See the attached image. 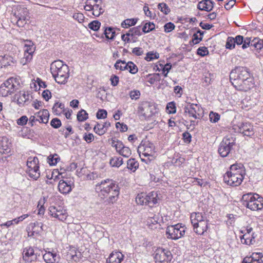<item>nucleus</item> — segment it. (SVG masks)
I'll return each mask as SVG.
<instances>
[{"label":"nucleus","mask_w":263,"mask_h":263,"mask_svg":"<svg viewBox=\"0 0 263 263\" xmlns=\"http://www.w3.org/2000/svg\"><path fill=\"white\" fill-rule=\"evenodd\" d=\"M95 189L99 193L101 198L104 199L106 204L115 202L120 193L118 184L112 179H106L102 180L96 185Z\"/></svg>","instance_id":"obj_1"},{"label":"nucleus","mask_w":263,"mask_h":263,"mask_svg":"<svg viewBox=\"0 0 263 263\" xmlns=\"http://www.w3.org/2000/svg\"><path fill=\"white\" fill-rule=\"evenodd\" d=\"M50 70L57 83L65 84L69 77V67L61 60H56L51 64Z\"/></svg>","instance_id":"obj_2"},{"label":"nucleus","mask_w":263,"mask_h":263,"mask_svg":"<svg viewBox=\"0 0 263 263\" xmlns=\"http://www.w3.org/2000/svg\"><path fill=\"white\" fill-rule=\"evenodd\" d=\"M242 204L252 211H258L263 208V198L257 194L249 193L241 198Z\"/></svg>","instance_id":"obj_3"},{"label":"nucleus","mask_w":263,"mask_h":263,"mask_svg":"<svg viewBox=\"0 0 263 263\" xmlns=\"http://www.w3.org/2000/svg\"><path fill=\"white\" fill-rule=\"evenodd\" d=\"M250 74L249 69L245 67H236L235 69L232 70L230 74V80L233 85L236 88L246 78H249Z\"/></svg>","instance_id":"obj_4"},{"label":"nucleus","mask_w":263,"mask_h":263,"mask_svg":"<svg viewBox=\"0 0 263 263\" xmlns=\"http://www.w3.org/2000/svg\"><path fill=\"white\" fill-rule=\"evenodd\" d=\"M186 230V227L182 223L168 226L166 230V237L172 240H178L184 236Z\"/></svg>","instance_id":"obj_5"},{"label":"nucleus","mask_w":263,"mask_h":263,"mask_svg":"<svg viewBox=\"0 0 263 263\" xmlns=\"http://www.w3.org/2000/svg\"><path fill=\"white\" fill-rule=\"evenodd\" d=\"M235 138L229 136L224 137L220 142L218 152L222 157H226L231 154L234 149L233 146L236 144Z\"/></svg>","instance_id":"obj_6"},{"label":"nucleus","mask_w":263,"mask_h":263,"mask_svg":"<svg viewBox=\"0 0 263 263\" xmlns=\"http://www.w3.org/2000/svg\"><path fill=\"white\" fill-rule=\"evenodd\" d=\"M157 194L155 192H152L148 195L144 193L138 194L136 198L137 204L140 205H147L149 207H153L158 203L157 199Z\"/></svg>","instance_id":"obj_7"},{"label":"nucleus","mask_w":263,"mask_h":263,"mask_svg":"<svg viewBox=\"0 0 263 263\" xmlns=\"http://www.w3.org/2000/svg\"><path fill=\"white\" fill-rule=\"evenodd\" d=\"M39 163V161L36 157H29L27 161L26 173L30 177L34 180H37L40 176Z\"/></svg>","instance_id":"obj_8"},{"label":"nucleus","mask_w":263,"mask_h":263,"mask_svg":"<svg viewBox=\"0 0 263 263\" xmlns=\"http://www.w3.org/2000/svg\"><path fill=\"white\" fill-rule=\"evenodd\" d=\"M27 9L24 6H18L13 12V16L16 20V24L19 27H23L27 23L30 17Z\"/></svg>","instance_id":"obj_9"},{"label":"nucleus","mask_w":263,"mask_h":263,"mask_svg":"<svg viewBox=\"0 0 263 263\" xmlns=\"http://www.w3.org/2000/svg\"><path fill=\"white\" fill-rule=\"evenodd\" d=\"M154 255L158 263H169L173 258L172 254L168 249L161 247L155 250Z\"/></svg>","instance_id":"obj_10"},{"label":"nucleus","mask_w":263,"mask_h":263,"mask_svg":"<svg viewBox=\"0 0 263 263\" xmlns=\"http://www.w3.org/2000/svg\"><path fill=\"white\" fill-rule=\"evenodd\" d=\"M138 111L145 119L149 118L157 112L155 104L148 101L141 102L138 107Z\"/></svg>","instance_id":"obj_11"},{"label":"nucleus","mask_w":263,"mask_h":263,"mask_svg":"<svg viewBox=\"0 0 263 263\" xmlns=\"http://www.w3.org/2000/svg\"><path fill=\"white\" fill-rule=\"evenodd\" d=\"M155 147L153 143L147 139L142 140L138 147V152L142 151V155L145 157H153L155 153Z\"/></svg>","instance_id":"obj_12"},{"label":"nucleus","mask_w":263,"mask_h":263,"mask_svg":"<svg viewBox=\"0 0 263 263\" xmlns=\"http://www.w3.org/2000/svg\"><path fill=\"white\" fill-rule=\"evenodd\" d=\"M243 179V174H232V172H227L223 176V180L228 185L233 186L239 185Z\"/></svg>","instance_id":"obj_13"},{"label":"nucleus","mask_w":263,"mask_h":263,"mask_svg":"<svg viewBox=\"0 0 263 263\" xmlns=\"http://www.w3.org/2000/svg\"><path fill=\"white\" fill-rule=\"evenodd\" d=\"M23 259L28 262L36 260L41 257V251L37 248L31 247H26L23 252Z\"/></svg>","instance_id":"obj_14"},{"label":"nucleus","mask_w":263,"mask_h":263,"mask_svg":"<svg viewBox=\"0 0 263 263\" xmlns=\"http://www.w3.org/2000/svg\"><path fill=\"white\" fill-rule=\"evenodd\" d=\"M234 129L248 137H251L254 134L253 125L249 122L239 123L235 126Z\"/></svg>","instance_id":"obj_15"},{"label":"nucleus","mask_w":263,"mask_h":263,"mask_svg":"<svg viewBox=\"0 0 263 263\" xmlns=\"http://www.w3.org/2000/svg\"><path fill=\"white\" fill-rule=\"evenodd\" d=\"M49 211L51 216L58 219L61 221H64L68 216L66 210L60 207H59L58 209L55 206H50L49 209Z\"/></svg>","instance_id":"obj_16"},{"label":"nucleus","mask_w":263,"mask_h":263,"mask_svg":"<svg viewBox=\"0 0 263 263\" xmlns=\"http://www.w3.org/2000/svg\"><path fill=\"white\" fill-rule=\"evenodd\" d=\"M184 114L189 117H192L195 119L199 118L197 115L199 116L198 112L200 111L199 106L197 104L189 103V104L184 107Z\"/></svg>","instance_id":"obj_17"},{"label":"nucleus","mask_w":263,"mask_h":263,"mask_svg":"<svg viewBox=\"0 0 263 263\" xmlns=\"http://www.w3.org/2000/svg\"><path fill=\"white\" fill-rule=\"evenodd\" d=\"M16 82V79L10 78L1 85V88L5 87L3 89L6 91V95H11L16 89V86L14 84Z\"/></svg>","instance_id":"obj_18"},{"label":"nucleus","mask_w":263,"mask_h":263,"mask_svg":"<svg viewBox=\"0 0 263 263\" xmlns=\"http://www.w3.org/2000/svg\"><path fill=\"white\" fill-rule=\"evenodd\" d=\"M254 85V82L253 79L250 74L249 78H246L245 80H243L239 85L237 86L235 88L238 90L247 91L251 88L253 87Z\"/></svg>","instance_id":"obj_19"},{"label":"nucleus","mask_w":263,"mask_h":263,"mask_svg":"<svg viewBox=\"0 0 263 263\" xmlns=\"http://www.w3.org/2000/svg\"><path fill=\"white\" fill-rule=\"evenodd\" d=\"M242 263H263V254L262 253H253L251 256H246Z\"/></svg>","instance_id":"obj_20"},{"label":"nucleus","mask_w":263,"mask_h":263,"mask_svg":"<svg viewBox=\"0 0 263 263\" xmlns=\"http://www.w3.org/2000/svg\"><path fill=\"white\" fill-rule=\"evenodd\" d=\"M11 143L6 137L0 138V153L8 154L11 151Z\"/></svg>","instance_id":"obj_21"},{"label":"nucleus","mask_w":263,"mask_h":263,"mask_svg":"<svg viewBox=\"0 0 263 263\" xmlns=\"http://www.w3.org/2000/svg\"><path fill=\"white\" fill-rule=\"evenodd\" d=\"M214 4L212 0H203L198 3L197 8L201 11L210 12L213 9Z\"/></svg>","instance_id":"obj_22"},{"label":"nucleus","mask_w":263,"mask_h":263,"mask_svg":"<svg viewBox=\"0 0 263 263\" xmlns=\"http://www.w3.org/2000/svg\"><path fill=\"white\" fill-rule=\"evenodd\" d=\"M194 231L198 235H203L208 229V223L206 219L193 226Z\"/></svg>","instance_id":"obj_23"},{"label":"nucleus","mask_w":263,"mask_h":263,"mask_svg":"<svg viewBox=\"0 0 263 263\" xmlns=\"http://www.w3.org/2000/svg\"><path fill=\"white\" fill-rule=\"evenodd\" d=\"M110 126L109 122L106 121L103 123H97L93 128L94 132L100 136L104 135Z\"/></svg>","instance_id":"obj_24"},{"label":"nucleus","mask_w":263,"mask_h":263,"mask_svg":"<svg viewBox=\"0 0 263 263\" xmlns=\"http://www.w3.org/2000/svg\"><path fill=\"white\" fill-rule=\"evenodd\" d=\"M43 256V258L47 263L59 262L60 260L59 255L52 252H46Z\"/></svg>","instance_id":"obj_25"},{"label":"nucleus","mask_w":263,"mask_h":263,"mask_svg":"<svg viewBox=\"0 0 263 263\" xmlns=\"http://www.w3.org/2000/svg\"><path fill=\"white\" fill-rule=\"evenodd\" d=\"M123 255L119 252L111 253L107 259V263H120L123 259Z\"/></svg>","instance_id":"obj_26"},{"label":"nucleus","mask_w":263,"mask_h":263,"mask_svg":"<svg viewBox=\"0 0 263 263\" xmlns=\"http://www.w3.org/2000/svg\"><path fill=\"white\" fill-rule=\"evenodd\" d=\"M58 188L59 191L62 194H68L71 191L70 184L63 180L59 181Z\"/></svg>","instance_id":"obj_27"},{"label":"nucleus","mask_w":263,"mask_h":263,"mask_svg":"<svg viewBox=\"0 0 263 263\" xmlns=\"http://www.w3.org/2000/svg\"><path fill=\"white\" fill-rule=\"evenodd\" d=\"M190 219L192 224L193 226L195 224H197L198 223L205 220L206 218L201 213L194 212L191 214Z\"/></svg>","instance_id":"obj_28"},{"label":"nucleus","mask_w":263,"mask_h":263,"mask_svg":"<svg viewBox=\"0 0 263 263\" xmlns=\"http://www.w3.org/2000/svg\"><path fill=\"white\" fill-rule=\"evenodd\" d=\"M244 167L241 163H236L231 165L230 171L228 172H232V174H241L244 173Z\"/></svg>","instance_id":"obj_29"},{"label":"nucleus","mask_w":263,"mask_h":263,"mask_svg":"<svg viewBox=\"0 0 263 263\" xmlns=\"http://www.w3.org/2000/svg\"><path fill=\"white\" fill-rule=\"evenodd\" d=\"M139 167V163L134 158H130L127 161V167L133 171L135 172Z\"/></svg>","instance_id":"obj_30"},{"label":"nucleus","mask_w":263,"mask_h":263,"mask_svg":"<svg viewBox=\"0 0 263 263\" xmlns=\"http://www.w3.org/2000/svg\"><path fill=\"white\" fill-rule=\"evenodd\" d=\"M40 123H47L48 122L49 113L47 109H43L42 111L39 112Z\"/></svg>","instance_id":"obj_31"},{"label":"nucleus","mask_w":263,"mask_h":263,"mask_svg":"<svg viewBox=\"0 0 263 263\" xmlns=\"http://www.w3.org/2000/svg\"><path fill=\"white\" fill-rule=\"evenodd\" d=\"M138 20V18H127L122 22L121 26L122 28H127L134 26L136 24Z\"/></svg>","instance_id":"obj_32"},{"label":"nucleus","mask_w":263,"mask_h":263,"mask_svg":"<svg viewBox=\"0 0 263 263\" xmlns=\"http://www.w3.org/2000/svg\"><path fill=\"white\" fill-rule=\"evenodd\" d=\"M241 242L247 245L253 244L255 242V237L252 236L251 238H250L248 234H245L242 236L240 237Z\"/></svg>","instance_id":"obj_33"},{"label":"nucleus","mask_w":263,"mask_h":263,"mask_svg":"<svg viewBox=\"0 0 263 263\" xmlns=\"http://www.w3.org/2000/svg\"><path fill=\"white\" fill-rule=\"evenodd\" d=\"M123 159L120 157H114L110 159L109 163L113 167H119L123 164Z\"/></svg>","instance_id":"obj_34"},{"label":"nucleus","mask_w":263,"mask_h":263,"mask_svg":"<svg viewBox=\"0 0 263 263\" xmlns=\"http://www.w3.org/2000/svg\"><path fill=\"white\" fill-rule=\"evenodd\" d=\"M251 46L254 47L256 50H260L263 48V40L258 37L254 38L252 41Z\"/></svg>","instance_id":"obj_35"},{"label":"nucleus","mask_w":263,"mask_h":263,"mask_svg":"<svg viewBox=\"0 0 263 263\" xmlns=\"http://www.w3.org/2000/svg\"><path fill=\"white\" fill-rule=\"evenodd\" d=\"M155 28V25L154 23L148 22L146 23L142 28V32L144 33H148Z\"/></svg>","instance_id":"obj_36"},{"label":"nucleus","mask_w":263,"mask_h":263,"mask_svg":"<svg viewBox=\"0 0 263 263\" xmlns=\"http://www.w3.org/2000/svg\"><path fill=\"white\" fill-rule=\"evenodd\" d=\"M126 70H128L129 72L132 74H135L138 71L137 66L133 62H126Z\"/></svg>","instance_id":"obj_37"},{"label":"nucleus","mask_w":263,"mask_h":263,"mask_svg":"<svg viewBox=\"0 0 263 263\" xmlns=\"http://www.w3.org/2000/svg\"><path fill=\"white\" fill-rule=\"evenodd\" d=\"M13 59V58L10 56H0V62L4 67L10 65L11 63H14Z\"/></svg>","instance_id":"obj_38"},{"label":"nucleus","mask_w":263,"mask_h":263,"mask_svg":"<svg viewBox=\"0 0 263 263\" xmlns=\"http://www.w3.org/2000/svg\"><path fill=\"white\" fill-rule=\"evenodd\" d=\"M88 118L87 112L82 109L77 114V119L79 122H83L86 120Z\"/></svg>","instance_id":"obj_39"},{"label":"nucleus","mask_w":263,"mask_h":263,"mask_svg":"<svg viewBox=\"0 0 263 263\" xmlns=\"http://www.w3.org/2000/svg\"><path fill=\"white\" fill-rule=\"evenodd\" d=\"M48 163L50 165H55L60 160V157L57 154H54V155H50L48 156Z\"/></svg>","instance_id":"obj_40"},{"label":"nucleus","mask_w":263,"mask_h":263,"mask_svg":"<svg viewBox=\"0 0 263 263\" xmlns=\"http://www.w3.org/2000/svg\"><path fill=\"white\" fill-rule=\"evenodd\" d=\"M149 78L148 82L151 84H154L155 82L159 81L160 80V76L159 73L149 74L147 76Z\"/></svg>","instance_id":"obj_41"},{"label":"nucleus","mask_w":263,"mask_h":263,"mask_svg":"<svg viewBox=\"0 0 263 263\" xmlns=\"http://www.w3.org/2000/svg\"><path fill=\"white\" fill-rule=\"evenodd\" d=\"M101 26V23L98 20H95L90 23H89L88 25V27L89 29L93 31H98Z\"/></svg>","instance_id":"obj_42"},{"label":"nucleus","mask_w":263,"mask_h":263,"mask_svg":"<svg viewBox=\"0 0 263 263\" xmlns=\"http://www.w3.org/2000/svg\"><path fill=\"white\" fill-rule=\"evenodd\" d=\"M236 46L235 40L233 37L229 36L227 38L226 47L227 49H232L235 48Z\"/></svg>","instance_id":"obj_43"},{"label":"nucleus","mask_w":263,"mask_h":263,"mask_svg":"<svg viewBox=\"0 0 263 263\" xmlns=\"http://www.w3.org/2000/svg\"><path fill=\"white\" fill-rule=\"evenodd\" d=\"M116 69H119L120 70H126V62L121 60H118L114 65Z\"/></svg>","instance_id":"obj_44"},{"label":"nucleus","mask_w":263,"mask_h":263,"mask_svg":"<svg viewBox=\"0 0 263 263\" xmlns=\"http://www.w3.org/2000/svg\"><path fill=\"white\" fill-rule=\"evenodd\" d=\"M158 8L162 12L166 15L168 14L171 11V10L168 6L164 3H159L158 5Z\"/></svg>","instance_id":"obj_45"},{"label":"nucleus","mask_w":263,"mask_h":263,"mask_svg":"<svg viewBox=\"0 0 263 263\" xmlns=\"http://www.w3.org/2000/svg\"><path fill=\"white\" fill-rule=\"evenodd\" d=\"M94 9L92 14L95 16H99L104 12V10L100 6L99 4H95L93 5Z\"/></svg>","instance_id":"obj_46"},{"label":"nucleus","mask_w":263,"mask_h":263,"mask_svg":"<svg viewBox=\"0 0 263 263\" xmlns=\"http://www.w3.org/2000/svg\"><path fill=\"white\" fill-rule=\"evenodd\" d=\"M29 100V94H26L25 92L23 93L20 92V96L17 98V103L21 104L25 103Z\"/></svg>","instance_id":"obj_47"},{"label":"nucleus","mask_w":263,"mask_h":263,"mask_svg":"<svg viewBox=\"0 0 263 263\" xmlns=\"http://www.w3.org/2000/svg\"><path fill=\"white\" fill-rule=\"evenodd\" d=\"M58 108L63 109L64 111V105L62 103L59 102H55L52 107L53 112L57 115L60 114L59 111L58 110Z\"/></svg>","instance_id":"obj_48"},{"label":"nucleus","mask_w":263,"mask_h":263,"mask_svg":"<svg viewBox=\"0 0 263 263\" xmlns=\"http://www.w3.org/2000/svg\"><path fill=\"white\" fill-rule=\"evenodd\" d=\"M159 58V54L157 52H148L146 54L145 59L147 61H151L154 59H158Z\"/></svg>","instance_id":"obj_49"},{"label":"nucleus","mask_w":263,"mask_h":263,"mask_svg":"<svg viewBox=\"0 0 263 263\" xmlns=\"http://www.w3.org/2000/svg\"><path fill=\"white\" fill-rule=\"evenodd\" d=\"M166 109L169 114H175L176 111L175 103L174 102L168 103Z\"/></svg>","instance_id":"obj_50"},{"label":"nucleus","mask_w":263,"mask_h":263,"mask_svg":"<svg viewBox=\"0 0 263 263\" xmlns=\"http://www.w3.org/2000/svg\"><path fill=\"white\" fill-rule=\"evenodd\" d=\"M81 255L80 252H78V254H74V255H71L70 253L68 252L66 255V259L67 260H74V261H78L79 260V258Z\"/></svg>","instance_id":"obj_51"},{"label":"nucleus","mask_w":263,"mask_h":263,"mask_svg":"<svg viewBox=\"0 0 263 263\" xmlns=\"http://www.w3.org/2000/svg\"><path fill=\"white\" fill-rule=\"evenodd\" d=\"M210 120L212 123H216L220 119V115L216 112L211 111L209 114Z\"/></svg>","instance_id":"obj_52"},{"label":"nucleus","mask_w":263,"mask_h":263,"mask_svg":"<svg viewBox=\"0 0 263 263\" xmlns=\"http://www.w3.org/2000/svg\"><path fill=\"white\" fill-rule=\"evenodd\" d=\"M197 54L201 57H204L209 54V50L206 47H200L197 50Z\"/></svg>","instance_id":"obj_53"},{"label":"nucleus","mask_w":263,"mask_h":263,"mask_svg":"<svg viewBox=\"0 0 263 263\" xmlns=\"http://www.w3.org/2000/svg\"><path fill=\"white\" fill-rule=\"evenodd\" d=\"M119 154L124 157L128 158L131 155L132 151L128 147L125 146Z\"/></svg>","instance_id":"obj_54"},{"label":"nucleus","mask_w":263,"mask_h":263,"mask_svg":"<svg viewBox=\"0 0 263 263\" xmlns=\"http://www.w3.org/2000/svg\"><path fill=\"white\" fill-rule=\"evenodd\" d=\"M50 125L54 128H58L61 126L62 123L59 119L55 118L52 119L50 122Z\"/></svg>","instance_id":"obj_55"},{"label":"nucleus","mask_w":263,"mask_h":263,"mask_svg":"<svg viewBox=\"0 0 263 263\" xmlns=\"http://www.w3.org/2000/svg\"><path fill=\"white\" fill-rule=\"evenodd\" d=\"M129 32H133V35L134 36H140L142 35V32H141V26H138L135 27H133L129 29Z\"/></svg>","instance_id":"obj_56"},{"label":"nucleus","mask_w":263,"mask_h":263,"mask_svg":"<svg viewBox=\"0 0 263 263\" xmlns=\"http://www.w3.org/2000/svg\"><path fill=\"white\" fill-rule=\"evenodd\" d=\"M175 26L172 22L166 23L164 26V30L165 32L168 33L175 29Z\"/></svg>","instance_id":"obj_57"},{"label":"nucleus","mask_w":263,"mask_h":263,"mask_svg":"<svg viewBox=\"0 0 263 263\" xmlns=\"http://www.w3.org/2000/svg\"><path fill=\"white\" fill-rule=\"evenodd\" d=\"M107 112L105 109H99L96 115L97 118L99 119H105L107 117Z\"/></svg>","instance_id":"obj_58"},{"label":"nucleus","mask_w":263,"mask_h":263,"mask_svg":"<svg viewBox=\"0 0 263 263\" xmlns=\"http://www.w3.org/2000/svg\"><path fill=\"white\" fill-rule=\"evenodd\" d=\"M28 121L26 116H23L17 120V124L18 125L24 126L26 125Z\"/></svg>","instance_id":"obj_59"},{"label":"nucleus","mask_w":263,"mask_h":263,"mask_svg":"<svg viewBox=\"0 0 263 263\" xmlns=\"http://www.w3.org/2000/svg\"><path fill=\"white\" fill-rule=\"evenodd\" d=\"M140 92L138 90H132L129 92V96L132 100H137L140 96Z\"/></svg>","instance_id":"obj_60"},{"label":"nucleus","mask_w":263,"mask_h":263,"mask_svg":"<svg viewBox=\"0 0 263 263\" xmlns=\"http://www.w3.org/2000/svg\"><path fill=\"white\" fill-rule=\"evenodd\" d=\"M84 140L87 143H90L94 140V136L91 133H85L83 136Z\"/></svg>","instance_id":"obj_61"},{"label":"nucleus","mask_w":263,"mask_h":263,"mask_svg":"<svg viewBox=\"0 0 263 263\" xmlns=\"http://www.w3.org/2000/svg\"><path fill=\"white\" fill-rule=\"evenodd\" d=\"M104 32L103 33V34H102L101 37H103V35L104 34L106 38L107 39L109 40V36H110L109 35H111V33L112 30H113V28L111 27H106V28L104 27Z\"/></svg>","instance_id":"obj_62"},{"label":"nucleus","mask_w":263,"mask_h":263,"mask_svg":"<svg viewBox=\"0 0 263 263\" xmlns=\"http://www.w3.org/2000/svg\"><path fill=\"white\" fill-rule=\"evenodd\" d=\"M183 139L184 142L186 143H190L191 141L192 136L187 132H185L182 134Z\"/></svg>","instance_id":"obj_63"},{"label":"nucleus","mask_w":263,"mask_h":263,"mask_svg":"<svg viewBox=\"0 0 263 263\" xmlns=\"http://www.w3.org/2000/svg\"><path fill=\"white\" fill-rule=\"evenodd\" d=\"M73 18L79 23H81L84 21V16L81 13H75L73 15Z\"/></svg>","instance_id":"obj_64"}]
</instances>
